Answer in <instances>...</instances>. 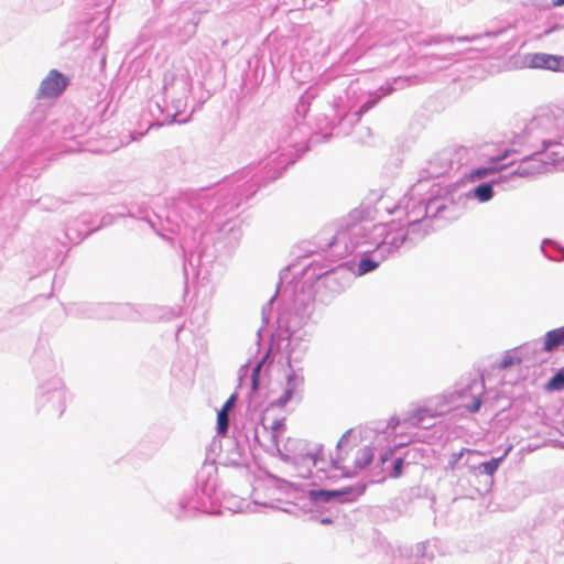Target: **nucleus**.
<instances>
[{
	"mask_svg": "<svg viewBox=\"0 0 564 564\" xmlns=\"http://www.w3.org/2000/svg\"><path fill=\"white\" fill-rule=\"evenodd\" d=\"M303 370L304 368H288V372L285 375V387L282 394L278 399L271 401L265 411L274 408L282 409L292 400H296L297 402L302 401L305 383Z\"/></svg>",
	"mask_w": 564,
	"mask_h": 564,
	"instance_id": "20",
	"label": "nucleus"
},
{
	"mask_svg": "<svg viewBox=\"0 0 564 564\" xmlns=\"http://www.w3.org/2000/svg\"><path fill=\"white\" fill-rule=\"evenodd\" d=\"M265 75L264 54L253 53L247 61V67L242 73V85L247 90L256 89L263 80Z\"/></svg>",
	"mask_w": 564,
	"mask_h": 564,
	"instance_id": "26",
	"label": "nucleus"
},
{
	"mask_svg": "<svg viewBox=\"0 0 564 564\" xmlns=\"http://www.w3.org/2000/svg\"><path fill=\"white\" fill-rule=\"evenodd\" d=\"M540 248L541 252L546 259L556 262L564 261V246L558 241L551 238H545L542 240Z\"/></svg>",
	"mask_w": 564,
	"mask_h": 564,
	"instance_id": "41",
	"label": "nucleus"
},
{
	"mask_svg": "<svg viewBox=\"0 0 564 564\" xmlns=\"http://www.w3.org/2000/svg\"><path fill=\"white\" fill-rule=\"evenodd\" d=\"M531 344H524L513 350L506 351L505 356L499 362V369H508L512 366L520 365L524 359L528 358L529 348Z\"/></svg>",
	"mask_w": 564,
	"mask_h": 564,
	"instance_id": "40",
	"label": "nucleus"
},
{
	"mask_svg": "<svg viewBox=\"0 0 564 564\" xmlns=\"http://www.w3.org/2000/svg\"><path fill=\"white\" fill-rule=\"evenodd\" d=\"M229 430V420L227 414L217 411L216 431L217 435L226 437Z\"/></svg>",
	"mask_w": 564,
	"mask_h": 564,
	"instance_id": "53",
	"label": "nucleus"
},
{
	"mask_svg": "<svg viewBox=\"0 0 564 564\" xmlns=\"http://www.w3.org/2000/svg\"><path fill=\"white\" fill-rule=\"evenodd\" d=\"M264 484L268 488H273L286 497L297 501L294 505L300 506L304 512L312 511L313 506H321L330 502L339 505L357 501L367 490V482L358 481L338 489L315 488L307 489L306 485L296 484L281 478L271 471L263 469Z\"/></svg>",
	"mask_w": 564,
	"mask_h": 564,
	"instance_id": "6",
	"label": "nucleus"
},
{
	"mask_svg": "<svg viewBox=\"0 0 564 564\" xmlns=\"http://www.w3.org/2000/svg\"><path fill=\"white\" fill-rule=\"evenodd\" d=\"M110 311L108 304L80 302L72 303L65 307L67 315L76 318L101 319L107 317Z\"/></svg>",
	"mask_w": 564,
	"mask_h": 564,
	"instance_id": "28",
	"label": "nucleus"
},
{
	"mask_svg": "<svg viewBox=\"0 0 564 564\" xmlns=\"http://www.w3.org/2000/svg\"><path fill=\"white\" fill-rule=\"evenodd\" d=\"M486 393L485 380L482 377L470 379L465 386L455 389L453 392H447L436 395L427 405L417 408L412 417L416 420L421 427H432L433 423H426L427 419L443 416L452 410V405L459 399L471 398V401L465 403L464 406L469 413L479 412Z\"/></svg>",
	"mask_w": 564,
	"mask_h": 564,
	"instance_id": "7",
	"label": "nucleus"
},
{
	"mask_svg": "<svg viewBox=\"0 0 564 564\" xmlns=\"http://www.w3.org/2000/svg\"><path fill=\"white\" fill-rule=\"evenodd\" d=\"M119 217H130L138 220L147 221L152 228H154V223L150 218V210L145 206H138V205H131V206H124L122 207V210L118 212Z\"/></svg>",
	"mask_w": 564,
	"mask_h": 564,
	"instance_id": "43",
	"label": "nucleus"
},
{
	"mask_svg": "<svg viewBox=\"0 0 564 564\" xmlns=\"http://www.w3.org/2000/svg\"><path fill=\"white\" fill-rule=\"evenodd\" d=\"M167 440V434L159 426H152L145 434L144 438L139 444L140 447H144L147 443L151 445L147 447L145 455H153Z\"/></svg>",
	"mask_w": 564,
	"mask_h": 564,
	"instance_id": "37",
	"label": "nucleus"
},
{
	"mask_svg": "<svg viewBox=\"0 0 564 564\" xmlns=\"http://www.w3.org/2000/svg\"><path fill=\"white\" fill-rule=\"evenodd\" d=\"M511 449V446L506 449V452L499 456V457H491L489 460H485L478 464V469L480 475H485L487 477L486 485L489 486L487 491L491 488L494 485V475L498 470L501 463L505 460L506 456L508 455L509 451Z\"/></svg>",
	"mask_w": 564,
	"mask_h": 564,
	"instance_id": "39",
	"label": "nucleus"
},
{
	"mask_svg": "<svg viewBox=\"0 0 564 564\" xmlns=\"http://www.w3.org/2000/svg\"><path fill=\"white\" fill-rule=\"evenodd\" d=\"M191 90V78L186 74H176L173 70H166L163 75L162 94L163 101L166 102L170 95L178 94L186 95Z\"/></svg>",
	"mask_w": 564,
	"mask_h": 564,
	"instance_id": "30",
	"label": "nucleus"
},
{
	"mask_svg": "<svg viewBox=\"0 0 564 564\" xmlns=\"http://www.w3.org/2000/svg\"><path fill=\"white\" fill-rule=\"evenodd\" d=\"M344 459L345 457L339 452H337L336 456H330V467L334 470H338Z\"/></svg>",
	"mask_w": 564,
	"mask_h": 564,
	"instance_id": "62",
	"label": "nucleus"
},
{
	"mask_svg": "<svg viewBox=\"0 0 564 564\" xmlns=\"http://www.w3.org/2000/svg\"><path fill=\"white\" fill-rule=\"evenodd\" d=\"M303 455L305 459H311L313 462V465L316 466L318 462L324 460V445L318 444L316 446L315 452H310L308 449H306V452L303 453Z\"/></svg>",
	"mask_w": 564,
	"mask_h": 564,
	"instance_id": "54",
	"label": "nucleus"
},
{
	"mask_svg": "<svg viewBox=\"0 0 564 564\" xmlns=\"http://www.w3.org/2000/svg\"><path fill=\"white\" fill-rule=\"evenodd\" d=\"M561 346H564V326L551 329L545 333L543 338L542 351L553 352Z\"/></svg>",
	"mask_w": 564,
	"mask_h": 564,
	"instance_id": "42",
	"label": "nucleus"
},
{
	"mask_svg": "<svg viewBox=\"0 0 564 564\" xmlns=\"http://www.w3.org/2000/svg\"><path fill=\"white\" fill-rule=\"evenodd\" d=\"M32 365L39 383L57 376L58 365L52 352L44 346H37L32 356Z\"/></svg>",
	"mask_w": 564,
	"mask_h": 564,
	"instance_id": "25",
	"label": "nucleus"
},
{
	"mask_svg": "<svg viewBox=\"0 0 564 564\" xmlns=\"http://www.w3.org/2000/svg\"><path fill=\"white\" fill-rule=\"evenodd\" d=\"M465 454H468L469 456L479 455V453L477 451L462 448L459 452H455L451 455V457L448 459V467L454 469L458 465V463L460 462V459L464 457Z\"/></svg>",
	"mask_w": 564,
	"mask_h": 564,
	"instance_id": "52",
	"label": "nucleus"
},
{
	"mask_svg": "<svg viewBox=\"0 0 564 564\" xmlns=\"http://www.w3.org/2000/svg\"><path fill=\"white\" fill-rule=\"evenodd\" d=\"M314 283H303L293 288L291 302L278 313L279 335L282 332L301 330L311 319L315 310Z\"/></svg>",
	"mask_w": 564,
	"mask_h": 564,
	"instance_id": "11",
	"label": "nucleus"
},
{
	"mask_svg": "<svg viewBox=\"0 0 564 564\" xmlns=\"http://www.w3.org/2000/svg\"><path fill=\"white\" fill-rule=\"evenodd\" d=\"M506 158V154L502 156H494L490 159V166H477L473 169L466 177L470 182L482 180L491 174L500 172L505 170L506 165L500 164V162Z\"/></svg>",
	"mask_w": 564,
	"mask_h": 564,
	"instance_id": "36",
	"label": "nucleus"
},
{
	"mask_svg": "<svg viewBox=\"0 0 564 564\" xmlns=\"http://www.w3.org/2000/svg\"><path fill=\"white\" fill-rule=\"evenodd\" d=\"M308 443L300 438L289 437L283 445V449L275 447L279 457L288 464L297 465L305 460L303 453L306 452Z\"/></svg>",
	"mask_w": 564,
	"mask_h": 564,
	"instance_id": "32",
	"label": "nucleus"
},
{
	"mask_svg": "<svg viewBox=\"0 0 564 564\" xmlns=\"http://www.w3.org/2000/svg\"><path fill=\"white\" fill-rule=\"evenodd\" d=\"M404 457L399 456L395 457L392 462L390 467L388 468V474L391 478H399L403 474L404 468Z\"/></svg>",
	"mask_w": 564,
	"mask_h": 564,
	"instance_id": "51",
	"label": "nucleus"
},
{
	"mask_svg": "<svg viewBox=\"0 0 564 564\" xmlns=\"http://www.w3.org/2000/svg\"><path fill=\"white\" fill-rule=\"evenodd\" d=\"M249 372V364H245L240 367L238 371V388H241L243 380L248 377Z\"/></svg>",
	"mask_w": 564,
	"mask_h": 564,
	"instance_id": "61",
	"label": "nucleus"
},
{
	"mask_svg": "<svg viewBox=\"0 0 564 564\" xmlns=\"http://www.w3.org/2000/svg\"><path fill=\"white\" fill-rule=\"evenodd\" d=\"M177 94L170 95L171 104L164 102L165 105H161L159 101L150 104V116L152 117V121L149 123L148 129L151 128H161L166 124H182L186 123L191 119V115L183 116L186 110L187 102L184 97L186 95Z\"/></svg>",
	"mask_w": 564,
	"mask_h": 564,
	"instance_id": "18",
	"label": "nucleus"
},
{
	"mask_svg": "<svg viewBox=\"0 0 564 564\" xmlns=\"http://www.w3.org/2000/svg\"><path fill=\"white\" fill-rule=\"evenodd\" d=\"M481 34H476L473 36H458L456 37V41L458 42H473L478 39H480ZM411 39L419 47H425L429 48L427 51L423 52V50H417L414 52V54H421V58H431V63L433 62H440L441 64H437L434 66V68L441 69L446 67L447 64H449L453 61V57L455 56V52L453 50H440L438 46L441 45H452L455 41L454 36L451 35H442V34H427V35H416L413 37L411 35Z\"/></svg>",
	"mask_w": 564,
	"mask_h": 564,
	"instance_id": "15",
	"label": "nucleus"
},
{
	"mask_svg": "<svg viewBox=\"0 0 564 564\" xmlns=\"http://www.w3.org/2000/svg\"><path fill=\"white\" fill-rule=\"evenodd\" d=\"M217 466L215 460L206 459L195 475V487L169 507L177 520L195 517L198 512H207L213 505V496L217 489Z\"/></svg>",
	"mask_w": 564,
	"mask_h": 564,
	"instance_id": "9",
	"label": "nucleus"
},
{
	"mask_svg": "<svg viewBox=\"0 0 564 564\" xmlns=\"http://www.w3.org/2000/svg\"><path fill=\"white\" fill-rule=\"evenodd\" d=\"M91 126L93 120L83 110L72 108L67 123L62 128V138L65 140H76L82 145L83 142L79 139L86 135Z\"/></svg>",
	"mask_w": 564,
	"mask_h": 564,
	"instance_id": "22",
	"label": "nucleus"
},
{
	"mask_svg": "<svg viewBox=\"0 0 564 564\" xmlns=\"http://www.w3.org/2000/svg\"><path fill=\"white\" fill-rule=\"evenodd\" d=\"M65 254L59 249L57 242L51 240L48 246H45L42 251H36L34 261L39 272L47 271L56 265L63 263Z\"/></svg>",
	"mask_w": 564,
	"mask_h": 564,
	"instance_id": "31",
	"label": "nucleus"
},
{
	"mask_svg": "<svg viewBox=\"0 0 564 564\" xmlns=\"http://www.w3.org/2000/svg\"><path fill=\"white\" fill-rule=\"evenodd\" d=\"M288 340L286 344V367L288 368H303V360L308 350L310 339L307 338V333L303 330H290L282 332V335H279V326L275 332L270 335V349H272L273 345L276 341V345L280 346L281 341ZM270 351L263 356L262 360L259 361L251 370L250 376V390L247 395L248 400V411H257L263 403V399L260 397V371L262 364Z\"/></svg>",
	"mask_w": 564,
	"mask_h": 564,
	"instance_id": "8",
	"label": "nucleus"
},
{
	"mask_svg": "<svg viewBox=\"0 0 564 564\" xmlns=\"http://www.w3.org/2000/svg\"><path fill=\"white\" fill-rule=\"evenodd\" d=\"M436 543L430 540L415 544V564H425L435 556Z\"/></svg>",
	"mask_w": 564,
	"mask_h": 564,
	"instance_id": "44",
	"label": "nucleus"
},
{
	"mask_svg": "<svg viewBox=\"0 0 564 564\" xmlns=\"http://www.w3.org/2000/svg\"><path fill=\"white\" fill-rule=\"evenodd\" d=\"M318 253V259H314L303 269V273L307 276L308 281H322L323 286L328 290L332 297L345 291L357 278L355 275L356 262L348 260L334 265L337 260L330 259V251Z\"/></svg>",
	"mask_w": 564,
	"mask_h": 564,
	"instance_id": "10",
	"label": "nucleus"
},
{
	"mask_svg": "<svg viewBox=\"0 0 564 564\" xmlns=\"http://www.w3.org/2000/svg\"><path fill=\"white\" fill-rule=\"evenodd\" d=\"M564 28V24H558V23H554V24H547L546 28L544 29V31L542 32V35L544 36H547L550 34H552L553 32L560 30V29H563Z\"/></svg>",
	"mask_w": 564,
	"mask_h": 564,
	"instance_id": "64",
	"label": "nucleus"
},
{
	"mask_svg": "<svg viewBox=\"0 0 564 564\" xmlns=\"http://www.w3.org/2000/svg\"><path fill=\"white\" fill-rule=\"evenodd\" d=\"M545 389L549 391L564 390V367L560 368L546 382Z\"/></svg>",
	"mask_w": 564,
	"mask_h": 564,
	"instance_id": "47",
	"label": "nucleus"
},
{
	"mask_svg": "<svg viewBox=\"0 0 564 564\" xmlns=\"http://www.w3.org/2000/svg\"><path fill=\"white\" fill-rule=\"evenodd\" d=\"M318 88L310 86L299 98L300 101L311 106V102L317 97Z\"/></svg>",
	"mask_w": 564,
	"mask_h": 564,
	"instance_id": "56",
	"label": "nucleus"
},
{
	"mask_svg": "<svg viewBox=\"0 0 564 564\" xmlns=\"http://www.w3.org/2000/svg\"><path fill=\"white\" fill-rule=\"evenodd\" d=\"M454 161L451 150H443L435 154L429 162L427 166L422 169L416 183H422L425 187V181L430 178H438L453 169Z\"/></svg>",
	"mask_w": 564,
	"mask_h": 564,
	"instance_id": "23",
	"label": "nucleus"
},
{
	"mask_svg": "<svg viewBox=\"0 0 564 564\" xmlns=\"http://www.w3.org/2000/svg\"><path fill=\"white\" fill-rule=\"evenodd\" d=\"M310 107L311 106L299 100L295 106V115H296L295 118L299 119L300 121H304V119L310 110Z\"/></svg>",
	"mask_w": 564,
	"mask_h": 564,
	"instance_id": "58",
	"label": "nucleus"
},
{
	"mask_svg": "<svg viewBox=\"0 0 564 564\" xmlns=\"http://www.w3.org/2000/svg\"><path fill=\"white\" fill-rule=\"evenodd\" d=\"M45 110H32L14 133L21 161H14L0 170V207L9 205L20 195V188L26 185L28 178H37L47 165L51 155L42 147L48 134L44 128Z\"/></svg>",
	"mask_w": 564,
	"mask_h": 564,
	"instance_id": "2",
	"label": "nucleus"
},
{
	"mask_svg": "<svg viewBox=\"0 0 564 564\" xmlns=\"http://www.w3.org/2000/svg\"><path fill=\"white\" fill-rule=\"evenodd\" d=\"M495 186H501L505 191L516 188V185H509L503 173H500L498 176L489 181L479 183L469 192L459 194L456 198V203L458 205L460 202H466L470 198H475L479 203H487L495 196Z\"/></svg>",
	"mask_w": 564,
	"mask_h": 564,
	"instance_id": "21",
	"label": "nucleus"
},
{
	"mask_svg": "<svg viewBox=\"0 0 564 564\" xmlns=\"http://www.w3.org/2000/svg\"><path fill=\"white\" fill-rule=\"evenodd\" d=\"M422 183H415L410 191L395 205L389 207L384 204V198L377 193H372L369 199L376 200L375 212L384 208L391 215H404L412 223L430 219H454L457 217V184H451L441 187L433 184L427 192L423 193Z\"/></svg>",
	"mask_w": 564,
	"mask_h": 564,
	"instance_id": "3",
	"label": "nucleus"
},
{
	"mask_svg": "<svg viewBox=\"0 0 564 564\" xmlns=\"http://www.w3.org/2000/svg\"><path fill=\"white\" fill-rule=\"evenodd\" d=\"M404 238L405 235L402 232L389 234L380 242H376L373 249L360 251L361 258L356 263L355 275L362 276L375 271L383 260L399 251Z\"/></svg>",
	"mask_w": 564,
	"mask_h": 564,
	"instance_id": "17",
	"label": "nucleus"
},
{
	"mask_svg": "<svg viewBox=\"0 0 564 564\" xmlns=\"http://www.w3.org/2000/svg\"><path fill=\"white\" fill-rule=\"evenodd\" d=\"M212 240V236L200 234L199 242L195 248L186 239L181 242L185 284L191 276L193 280L197 279L203 270L207 273L216 260V248Z\"/></svg>",
	"mask_w": 564,
	"mask_h": 564,
	"instance_id": "12",
	"label": "nucleus"
},
{
	"mask_svg": "<svg viewBox=\"0 0 564 564\" xmlns=\"http://www.w3.org/2000/svg\"><path fill=\"white\" fill-rule=\"evenodd\" d=\"M271 430V438L275 447L279 445V435L286 430L285 417L274 420Z\"/></svg>",
	"mask_w": 564,
	"mask_h": 564,
	"instance_id": "49",
	"label": "nucleus"
},
{
	"mask_svg": "<svg viewBox=\"0 0 564 564\" xmlns=\"http://www.w3.org/2000/svg\"><path fill=\"white\" fill-rule=\"evenodd\" d=\"M401 557L409 560L412 564H415V545H404L398 549Z\"/></svg>",
	"mask_w": 564,
	"mask_h": 564,
	"instance_id": "57",
	"label": "nucleus"
},
{
	"mask_svg": "<svg viewBox=\"0 0 564 564\" xmlns=\"http://www.w3.org/2000/svg\"><path fill=\"white\" fill-rule=\"evenodd\" d=\"M389 234H404L402 246H406L409 249L414 247L424 236L427 234L426 229L423 228V221L412 223L408 220L404 225L395 226V220L388 224Z\"/></svg>",
	"mask_w": 564,
	"mask_h": 564,
	"instance_id": "29",
	"label": "nucleus"
},
{
	"mask_svg": "<svg viewBox=\"0 0 564 564\" xmlns=\"http://www.w3.org/2000/svg\"><path fill=\"white\" fill-rule=\"evenodd\" d=\"M117 218H120L118 216V212L116 214L107 213L101 216L99 224L97 226L88 228L85 231H82L75 227H68L66 230V236L69 240H74L76 238V242L78 243L79 241L84 240L94 232L112 225Z\"/></svg>",
	"mask_w": 564,
	"mask_h": 564,
	"instance_id": "33",
	"label": "nucleus"
},
{
	"mask_svg": "<svg viewBox=\"0 0 564 564\" xmlns=\"http://www.w3.org/2000/svg\"><path fill=\"white\" fill-rule=\"evenodd\" d=\"M67 400L66 387L58 376H53L39 383L35 394L37 411H43L50 416L61 417L66 409Z\"/></svg>",
	"mask_w": 564,
	"mask_h": 564,
	"instance_id": "16",
	"label": "nucleus"
},
{
	"mask_svg": "<svg viewBox=\"0 0 564 564\" xmlns=\"http://www.w3.org/2000/svg\"><path fill=\"white\" fill-rule=\"evenodd\" d=\"M523 64L528 68L546 69L564 73V56L549 53H529L524 55Z\"/></svg>",
	"mask_w": 564,
	"mask_h": 564,
	"instance_id": "27",
	"label": "nucleus"
},
{
	"mask_svg": "<svg viewBox=\"0 0 564 564\" xmlns=\"http://www.w3.org/2000/svg\"><path fill=\"white\" fill-rule=\"evenodd\" d=\"M338 470L341 471V476L340 477L348 478V479L355 478L357 476V474H358L357 469L351 470V469H349L348 467H346L344 465H341Z\"/></svg>",
	"mask_w": 564,
	"mask_h": 564,
	"instance_id": "63",
	"label": "nucleus"
},
{
	"mask_svg": "<svg viewBox=\"0 0 564 564\" xmlns=\"http://www.w3.org/2000/svg\"><path fill=\"white\" fill-rule=\"evenodd\" d=\"M354 434V429H348L343 435L338 440L337 444H336V451L337 452H340L344 446H346L349 442V438L350 436Z\"/></svg>",
	"mask_w": 564,
	"mask_h": 564,
	"instance_id": "59",
	"label": "nucleus"
},
{
	"mask_svg": "<svg viewBox=\"0 0 564 564\" xmlns=\"http://www.w3.org/2000/svg\"><path fill=\"white\" fill-rule=\"evenodd\" d=\"M227 455L224 460L225 466L230 467H242L245 464L242 462L243 458V447L235 437H227Z\"/></svg>",
	"mask_w": 564,
	"mask_h": 564,
	"instance_id": "38",
	"label": "nucleus"
},
{
	"mask_svg": "<svg viewBox=\"0 0 564 564\" xmlns=\"http://www.w3.org/2000/svg\"><path fill=\"white\" fill-rule=\"evenodd\" d=\"M238 400V393L234 392L223 404L220 410L218 412L227 414L228 410L235 404V402Z\"/></svg>",
	"mask_w": 564,
	"mask_h": 564,
	"instance_id": "60",
	"label": "nucleus"
},
{
	"mask_svg": "<svg viewBox=\"0 0 564 564\" xmlns=\"http://www.w3.org/2000/svg\"><path fill=\"white\" fill-rule=\"evenodd\" d=\"M375 458V452L371 447L365 446L357 452V455L354 460L355 469L364 470L369 467Z\"/></svg>",
	"mask_w": 564,
	"mask_h": 564,
	"instance_id": "45",
	"label": "nucleus"
},
{
	"mask_svg": "<svg viewBox=\"0 0 564 564\" xmlns=\"http://www.w3.org/2000/svg\"><path fill=\"white\" fill-rule=\"evenodd\" d=\"M552 148H562V144L551 139L542 140V148L540 150L524 156L517 169L503 173L508 184L514 185L513 182L519 177H532L549 172L550 166L558 163L557 158H552L551 152L547 153Z\"/></svg>",
	"mask_w": 564,
	"mask_h": 564,
	"instance_id": "14",
	"label": "nucleus"
},
{
	"mask_svg": "<svg viewBox=\"0 0 564 564\" xmlns=\"http://www.w3.org/2000/svg\"><path fill=\"white\" fill-rule=\"evenodd\" d=\"M63 3V0H32L34 9L39 12H46L57 8Z\"/></svg>",
	"mask_w": 564,
	"mask_h": 564,
	"instance_id": "50",
	"label": "nucleus"
},
{
	"mask_svg": "<svg viewBox=\"0 0 564 564\" xmlns=\"http://www.w3.org/2000/svg\"><path fill=\"white\" fill-rule=\"evenodd\" d=\"M373 209L364 203L359 208L349 213V220L341 226L332 239L319 247L323 252L330 251L338 259L355 252L359 247L375 246L382 238L389 235V227L386 223L371 224Z\"/></svg>",
	"mask_w": 564,
	"mask_h": 564,
	"instance_id": "5",
	"label": "nucleus"
},
{
	"mask_svg": "<svg viewBox=\"0 0 564 564\" xmlns=\"http://www.w3.org/2000/svg\"><path fill=\"white\" fill-rule=\"evenodd\" d=\"M96 14L97 17H93L90 20L86 21V23L91 26L94 22H98L94 31V42L91 46L95 51H99L108 37L109 24L107 23L105 12L98 11Z\"/></svg>",
	"mask_w": 564,
	"mask_h": 564,
	"instance_id": "35",
	"label": "nucleus"
},
{
	"mask_svg": "<svg viewBox=\"0 0 564 564\" xmlns=\"http://www.w3.org/2000/svg\"><path fill=\"white\" fill-rule=\"evenodd\" d=\"M29 204L39 205L40 208L44 209V210H55L63 204V202L58 198H54V197L46 195V196L40 197L39 199H36L34 202L30 200Z\"/></svg>",
	"mask_w": 564,
	"mask_h": 564,
	"instance_id": "48",
	"label": "nucleus"
},
{
	"mask_svg": "<svg viewBox=\"0 0 564 564\" xmlns=\"http://www.w3.org/2000/svg\"><path fill=\"white\" fill-rule=\"evenodd\" d=\"M408 28V22L401 19L398 20H389L386 21L383 32L386 34H393L394 32L397 35L391 39L390 44L398 46L400 48L402 47H409V50H412L410 43L408 42V37L403 32Z\"/></svg>",
	"mask_w": 564,
	"mask_h": 564,
	"instance_id": "34",
	"label": "nucleus"
},
{
	"mask_svg": "<svg viewBox=\"0 0 564 564\" xmlns=\"http://www.w3.org/2000/svg\"><path fill=\"white\" fill-rule=\"evenodd\" d=\"M273 133L272 145L268 147L269 154L257 164H249L225 177L212 200L204 189L180 194L175 205L186 226L194 228L208 215L217 225L221 217H226L224 225H228L243 203L261 187L279 178L289 165L310 150L312 138L327 141L332 135H312L310 127L296 118L286 119Z\"/></svg>",
	"mask_w": 564,
	"mask_h": 564,
	"instance_id": "1",
	"label": "nucleus"
},
{
	"mask_svg": "<svg viewBox=\"0 0 564 564\" xmlns=\"http://www.w3.org/2000/svg\"><path fill=\"white\" fill-rule=\"evenodd\" d=\"M402 444L394 445L393 447H388L387 449L382 451L379 456V464L381 468H384L386 463L390 462L397 448L401 447Z\"/></svg>",
	"mask_w": 564,
	"mask_h": 564,
	"instance_id": "55",
	"label": "nucleus"
},
{
	"mask_svg": "<svg viewBox=\"0 0 564 564\" xmlns=\"http://www.w3.org/2000/svg\"><path fill=\"white\" fill-rule=\"evenodd\" d=\"M408 78L397 77L392 83H386L373 91H367L361 87L359 79L350 80L343 95L333 99V115H325L318 119L319 129L329 128L330 130L340 129L347 133V130L356 124L361 117L372 109L383 97L391 95L397 90V86L403 87Z\"/></svg>",
	"mask_w": 564,
	"mask_h": 564,
	"instance_id": "4",
	"label": "nucleus"
},
{
	"mask_svg": "<svg viewBox=\"0 0 564 564\" xmlns=\"http://www.w3.org/2000/svg\"><path fill=\"white\" fill-rule=\"evenodd\" d=\"M70 85V78L58 69H51L41 82L37 98H58Z\"/></svg>",
	"mask_w": 564,
	"mask_h": 564,
	"instance_id": "24",
	"label": "nucleus"
},
{
	"mask_svg": "<svg viewBox=\"0 0 564 564\" xmlns=\"http://www.w3.org/2000/svg\"><path fill=\"white\" fill-rule=\"evenodd\" d=\"M207 12L196 4L184 1L169 17L165 33L178 44H186L197 31L202 15Z\"/></svg>",
	"mask_w": 564,
	"mask_h": 564,
	"instance_id": "13",
	"label": "nucleus"
},
{
	"mask_svg": "<svg viewBox=\"0 0 564 564\" xmlns=\"http://www.w3.org/2000/svg\"><path fill=\"white\" fill-rule=\"evenodd\" d=\"M269 50V58L274 74L283 70L293 72L294 66V41L291 37H279L270 34L265 40Z\"/></svg>",
	"mask_w": 564,
	"mask_h": 564,
	"instance_id": "19",
	"label": "nucleus"
},
{
	"mask_svg": "<svg viewBox=\"0 0 564 564\" xmlns=\"http://www.w3.org/2000/svg\"><path fill=\"white\" fill-rule=\"evenodd\" d=\"M275 300V295H273L263 306L261 310V319H262V326L257 330V337H258V344L261 340V334L264 327H267L270 324L272 311H273V303Z\"/></svg>",
	"mask_w": 564,
	"mask_h": 564,
	"instance_id": "46",
	"label": "nucleus"
}]
</instances>
